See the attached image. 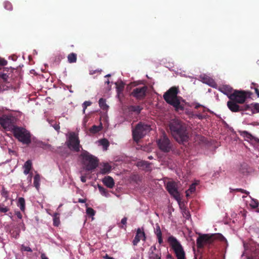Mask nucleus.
Returning a JSON list of instances; mask_svg holds the SVG:
<instances>
[{
  "label": "nucleus",
  "mask_w": 259,
  "mask_h": 259,
  "mask_svg": "<svg viewBox=\"0 0 259 259\" xmlns=\"http://www.w3.org/2000/svg\"><path fill=\"white\" fill-rule=\"evenodd\" d=\"M127 221V218L126 217H124L121 221V224L122 225H120V224L118 225L119 227L120 228L124 229H125V226H124V225H125L126 224Z\"/></svg>",
  "instance_id": "obj_42"
},
{
  "label": "nucleus",
  "mask_w": 259,
  "mask_h": 259,
  "mask_svg": "<svg viewBox=\"0 0 259 259\" xmlns=\"http://www.w3.org/2000/svg\"><path fill=\"white\" fill-rule=\"evenodd\" d=\"M150 130L151 127L150 125L140 122L132 131L134 140L136 142H138L150 132Z\"/></svg>",
  "instance_id": "obj_7"
},
{
  "label": "nucleus",
  "mask_w": 259,
  "mask_h": 259,
  "mask_svg": "<svg viewBox=\"0 0 259 259\" xmlns=\"http://www.w3.org/2000/svg\"><path fill=\"white\" fill-rule=\"evenodd\" d=\"M167 241L172 249L177 259H186L184 249L180 242L173 236L168 238Z\"/></svg>",
  "instance_id": "obj_6"
},
{
  "label": "nucleus",
  "mask_w": 259,
  "mask_h": 259,
  "mask_svg": "<svg viewBox=\"0 0 259 259\" xmlns=\"http://www.w3.org/2000/svg\"><path fill=\"white\" fill-rule=\"evenodd\" d=\"M153 158L152 156H149L148 157V159H152Z\"/></svg>",
  "instance_id": "obj_64"
},
{
  "label": "nucleus",
  "mask_w": 259,
  "mask_h": 259,
  "mask_svg": "<svg viewBox=\"0 0 259 259\" xmlns=\"http://www.w3.org/2000/svg\"><path fill=\"white\" fill-rule=\"evenodd\" d=\"M178 88L171 87L164 94L163 99L166 103L175 107L177 111H183L184 105L181 103L180 100L182 98L178 96Z\"/></svg>",
  "instance_id": "obj_4"
},
{
  "label": "nucleus",
  "mask_w": 259,
  "mask_h": 259,
  "mask_svg": "<svg viewBox=\"0 0 259 259\" xmlns=\"http://www.w3.org/2000/svg\"><path fill=\"white\" fill-rule=\"evenodd\" d=\"M19 72L13 68L0 69V92L16 89L20 83Z\"/></svg>",
  "instance_id": "obj_1"
},
{
  "label": "nucleus",
  "mask_w": 259,
  "mask_h": 259,
  "mask_svg": "<svg viewBox=\"0 0 259 259\" xmlns=\"http://www.w3.org/2000/svg\"><path fill=\"white\" fill-rule=\"evenodd\" d=\"M0 210H7L6 208H2L0 206Z\"/></svg>",
  "instance_id": "obj_61"
},
{
  "label": "nucleus",
  "mask_w": 259,
  "mask_h": 259,
  "mask_svg": "<svg viewBox=\"0 0 259 259\" xmlns=\"http://www.w3.org/2000/svg\"><path fill=\"white\" fill-rule=\"evenodd\" d=\"M220 91L224 94L226 95L229 99L230 95H232V93L234 90H233V88L228 85H224L221 88H220Z\"/></svg>",
  "instance_id": "obj_18"
},
{
  "label": "nucleus",
  "mask_w": 259,
  "mask_h": 259,
  "mask_svg": "<svg viewBox=\"0 0 259 259\" xmlns=\"http://www.w3.org/2000/svg\"><path fill=\"white\" fill-rule=\"evenodd\" d=\"M40 176L38 174L35 175L34 177L33 184L35 187L38 190L39 187Z\"/></svg>",
  "instance_id": "obj_29"
},
{
  "label": "nucleus",
  "mask_w": 259,
  "mask_h": 259,
  "mask_svg": "<svg viewBox=\"0 0 259 259\" xmlns=\"http://www.w3.org/2000/svg\"><path fill=\"white\" fill-rule=\"evenodd\" d=\"M174 138L180 144L188 141L189 137L185 124L179 119L171 120L168 124Z\"/></svg>",
  "instance_id": "obj_3"
},
{
  "label": "nucleus",
  "mask_w": 259,
  "mask_h": 259,
  "mask_svg": "<svg viewBox=\"0 0 259 259\" xmlns=\"http://www.w3.org/2000/svg\"><path fill=\"white\" fill-rule=\"evenodd\" d=\"M41 259H49L45 253H41Z\"/></svg>",
  "instance_id": "obj_55"
},
{
  "label": "nucleus",
  "mask_w": 259,
  "mask_h": 259,
  "mask_svg": "<svg viewBox=\"0 0 259 259\" xmlns=\"http://www.w3.org/2000/svg\"><path fill=\"white\" fill-rule=\"evenodd\" d=\"M212 243L211 236L208 234H204L200 236L196 240L197 246L198 248H202L204 244H210Z\"/></svg>",
  "instance_id": "obj_14"
},
{
  "label": "nucleus",
  "mask_w": 259,
  "mask_h": 259,
  "mask_svg": "<svg viewBox=\"0 0 259 259\" xmlns=\"http://www.w3.org/2000/svg\"><path fill=\"white\" fill-rule=\"evenodd\" d=\"M238 103L230 100L227 102V106L228 108L233 112H237L240 111V106L237 104Z\"/></svg>",
  "instance_id": "obj_16"
},
{
  "label": "nucleus",
  "mask_w": 259,
  "mask_h": 259,
  "mask_svg": "<svg viewBox=\"0 0 259 259\" xmlns=\"http://www.w3.org/2000/svg\"><path fill=\"white\" fill-rule=\"evenodd\" d=\"M99 106L103 110H107L108 108V106L106 103V100L103 98L100 99L99 101Z\"/></svg>",
  "instance_id": "obj_28"
},
{
  "label": "nucleus",
  "mask_w": 259,
  "mask_h": 259,
  "mask_svg": "<svg viewBox=\"0 0 259 259\" xmlns=\"http://www.w3.org/2000/svg\"><path fill=\"white\" fill-rule=\"evenodd\" d=\"M249 93V92L243 91L234 90L232 95H230L229 99L238 104H243L245 102Z\"/></svg>",
  "instance_id": "obj_10"
},
{
  "label": "nucleus",
  "mask_w": 259,
  "mask_h": 259,
  "mask_svg": "<svg viewBox=\"0 0 259 259\" xmlns=\"http://www.w3.org/2000/svg\"><path fill=\"white\" fill-rule=\"evenodd\" d=\"M236 191H238V192H240L242 193H244L246 195H248L249 194V192L245 190H244L243 189H236Z\"/></svg>",
  "instance_id": "obj_49"
},
{
  "label": "nucleus",
  "mask_w": 259,
  "mask_h": 259,
  "mask_svg": "<svg viewBox=\"0 0 259 259\" xmlns=\"http://www.w3.org/2000/svg\"><path fill=\"white\" fill-rule=\"evenodd\" d=\"M196 190V184H192L190 185L189 189L186 191V195L188 197L191 194L193 193Z\"/></svg>",
  "instance_id": "obj_26"
},
{
  "label": "nucleus",
  "mask_w": 259,
  "mask_h": 259,
  "mask_svg": "<svg viewBox=\"0 0 259 259\" xmlns=\"http://www.w3.org/2000/svg\"><path fill=\"white\" fill-rule=\"evenodd\" d=\"M153 250H156V248L155 246H153L150 248V250H151L152 251H153Z\"/></svg>",
  "instance_id": "obj_58"
},
{
  "label": "nucleus",
  "mask_w": 259,
  "mask_h": 259,
  "mask_svg": "<svg viewBox=\"0 0 259 259\" xmlns=\"http://www.w3.org/2000/svg\"><path fill=\"white\" fill-rule=\"evenodd\" d=\"M256 85H258L257 84L255 83H252L251 84V89H254V87H256Z\"/></svg>",
  "instance_id": "obj_56"
},
{
  "label": "nucleus",
  "mask_w": 259,
  "mask_h": 259,
  "mask_svg": "<svg viewBox=\"0 0 259 259\" xmlns=\"http://www.w3.org/2000/svg\"><path fill=\"white\" fill-rule=\"evenodd\" d=\"M104 258L105 259H114L113 257H109V256H108L107 254H106L105 256H104Z\"/></svg>",
  "instance_id": "obj_57"
},
{
  "label": "nucleus",
  "mask_w": 259,
  "mask_h": 259,
  "mask_svg": "<svg viewBox=\"0 0 259 259\" xmlns=\"http://www.w3.org/2000/svg\"><path fill=\"white\" fill-rule=\"evenodd\" d=\"M105 83L108 84H109L110 81H109V80H108L107 81H106L105 82Z\"/></svg>",
  "instance_id": "obj_63"
},
{
  "label": "nucleus",
  "mask_w": 259,
  "mask_h": 259,
  "mask_svg": "<svg viewBox=\"0 0 259 259\" xmlns=\"http://www.w3.org/2000/svg\"><path fill=\"white\" fill-rule=\"evenodd\" d=\"M79 202H82V203H84L85 202V200L84 199H79Z\"/></svg>",
  "instance_id": "obj_59"
},
{
  "label": "nucleus",
  "mask_w": 259,
  "mask_h": 259,
  "mask_svg": "<svg viewBox=\"0 0 259 259\" xmlns=\"http://www.w3.org/2000/svg\"><path fill=\"white\" fill-rule=\"evenodd\" d=\"M157 237L158 238V243L159 244H161L163 242L162 235H161V236H157Z\"/></svg>",
  "instance_id": "obj_52"
},
{
  "label": "nucleus",
  "mask_w": 259,
  "mask_h": 259,
  "mask_svg": "<svg viewBox=\"0 0 259 259\" xmlns=\"http://www.w3.org/2000/svg\"><path fill=\"white\" fill-rule=\"evenodd\" d=\"M149 259H161V255L152 251L149 255Z\"/></svg>",
  "instance_id": "obj_37"
},
{
  "label": "nucleus",
  "mask_w": 259,
  "mask_h": 259,
  "mask_svg": "<svg viewBox=\"0 0 259 259\" xmlns=\"http://www.w3.org/2000/svg\"><path fill=\"white\" fill-rule=\"evenodd\" d=\"M201 105H200V104H197V105H196L195 106V108L196 109H198L199 107H201Z\"/></svg>",
  "instance_id": "obj_60"
},
{
  "label": "nucleus",
  "mask_w": 259,
  "mask_h": 259,
  "mask_svg": "<svg viewBox=\"0 0 259 259\" xmlns=\"http://www.w3.org/2000/svg\"><path fill=\"white\" fill-rule=\"evenodd\" d=\"M86 210L89 211V210H94V209L92 208H87Z\"/></svg>",
  "instance_id": "obj_62"
},
{
  "label": "nucleus",
  "mask_w": 259,
  "mask_h": 259,
  "mask_svg": "<svg viewBox=\"0 0 259 259\" xmlns=\"http://www.w3.org/2000/svg\"><path fill=\"white\" fill-rule=\"evenodd\" d=\"M145 239L146 236L144 232L142 231L141 229L138 228L137 230L136 236L133 241V244L134 246H136L141 240L145 241Z\"/></svg>",
  "instance_id": "obj_15"
},
{
  "label": "nucleus",
  "mask_w": 259,
  "mask_h": 259,
  "mask_svg": "<svg viewBox=\"0 0 259 259\" xmlns=\"http://www.w3.org/2000/svg\"><path fill=\"white\" fill-rule=\"evenodd\" d=\"M252 107V109H251V111L252 113H254L255 112L254 110H255L256 112H259V103H252L251 105Z\"/></svg>",
  "instance_id": "obj_38"
},
{
  "label": "nucleus",
  "mask_w": 259,
  "mask_h": 259,
  "mask_svg": "<svg viewBox=\"0 0 259 259\" xmlns=\"http://www.w3.org/2000/svg\"><path fill=\"white\" fill-rule=\"evenodd\" d=\"M17 206L19 207L21 210H24L25 208V201L24 198L19 197L17 202Z\"/></svg>",
  "instance_id": "obj_23"
},
{
  "label": "nucleus",
  "mask_w": 259,
  "mask_h": 259,
  "mask_svg": "<svg viewBox=\"0 0 259 259\" xmlns=\"http://www.w3.org/2000/svg\"><path fill=\"white\" fill-rule=\"evenodd\" d=\"M32 166V162L30 160H28L25 162L24 163V174L25 175H27L29 173V171L31 168Z\"/></svg>",
  "instance_id": "obj_20"
},
{
  "label": "nucleus",
  "mask_w": 259,
  "mask_h": 259,
  "mask_svg": "<svg viewBox=\"0 0 259 259\" xmlns=\"http://www.w3.org/2000/svg\"><path fill=\"white\" fill-rule=\"evenodd\" d=\"M95 211H86L85 217L87 218H91L92 221L94 220V216Z\"/></svg>",
  "instance_id": "obj_41"
},
{
  "label": "nucleus",
  "mask_w": 259,
  "mask_h": 259,
  "mask_svg": "<svg viewBox=\"0 0 259 259\" xmlns=\"http://www.w3.org/2000/svg\"><path fill=\"white\" fill-rule=\"evenodd\" d=\"M21 250L22 251H29V252H32V250L30 248V247L28 246H26L22 244L21 246Z\"/></svg>",
  "instance_id": "obj_43"
},
{
  "label": "nucleus",
  "mask_w": 259,
  "mask_h": 259,
  "mask_svg": "<svg viewBox=\"0 0 259 259\" xmlns=\"http://www.w3.org/2000/svg\"><path fill=\"white\" fill-rule=\"evenodd\" d=\"M82 158L83 164L87 170L95 169L98 165L99 160L95 156L85 150H82L80 156Z\"/></svg>",
  "instance_id": "obj_5"
},
{
  "label": "nucleus",
  "mask_w": 259,
  "mask_h": 259,
  "mask_svg": "<svg viewBox=\"0 0 259 259\" xmlns=\"http://www.w3.org/2000/svg\"><path fill=\"white\" fill-rule=\"evenodd\" d=\"M249 205L251 208L255 209L258 206V201L256 199L251 198Z\"/></svg>",
  "instance_id": "obj_32"
},
{
  "label": "nucleus",
  "mask_w": 259,
  "mask_h": 259,
  "mask_svg": "<svg viewBox=\"0 0 259 259\" xmlns=\"http://www.w3.org/2000/svg\"><path fill=\"white\" fill-rule=\"evenodd\" d=\"M14 137L23 145L29 146L31 144L32 147H41L47 149L50 145L38 141L34 137H32L30 132L25 128L17 126L15 127L12 133Z\"/></svg>",
  "instance_id": "obj_2"
},
{
  "label": "nucleus",
  "mask_w": 259,
  "mask_h": 259,
  "mask_svg": "<svg viewBox=\"0 0 259 259\" xmlns=\"http://www.w3.org/2000/svg\"><path fill=\"white\" fill-rule=\"evenodd\" d=\"M251 109V107L249 105H245L242 106H240V111H246L249 109Z\"/></svg>",
  "instance_id": "obj_45"
},
{
  "label": "nucleus",
  "mask_w": 259,
  "mask_h": 259,
  "mask_svg": "<svg viewBox=\"0 0 259 259\" xmlns=\"http://www.w3.org/2000/svg\"><path fill=\"white\" fill-rule=\"evenodd\" d=\"M147 89L148 88L146 86L136 88L132 92L131 96L138 100H143L146 96Z\"/></svg>",
  "instance_id": "obj_13"
},
{
  "label": "nucleus",
  "mask_w": 259,
  "mask_h": 259,
  "mask_svg": "<svg viewBox=\"0 0 259 259\" xmlns=\"http://www.w3.org/2000/svg\"><path fill=\"white\" fill-rule=\"evenodd\" d=\"M49 123L52 127L54 128V129L56 131H57V132L59 131V130L60 128L59 122H57L56 121L54 120H51L49 121Z\"/></svg>",
  "instance_id": "obj_30"
},
{
  "label": "nucleus",
  "mask_w": 259,
  "mask_h": 259,
  "mask_svg": "<svg viewBox=\"0 0 259 259\" xmlns=\"http://www.w3.org/2000/svg\"><path fill=\"white\" fill-rule=\"evenodd\" d=\"M5 8L9 11H11L13 9L11 3L8 1L5 2L4 3Z\"/></svg>",
  "instance_id": "obj_39"
},
{
  "label": "nucleus",
  "mask_w": 259,
  "mask_h": 259,
  "mask_svg": "<svg viewBox=\"0 0 259 259\" xmlns=\"http://www.w3.org/2000/svg\"><path fill=\"white\" fill-rule=\"evenodd\" d=\"M111 170V166L108 163H104L102 166L100 168V172L102 174L105 175L110 172Z\"/></svg>",
  "instance_id": "obj_19"
},
{
  "label": "nucleus",
  "mask_w": 259,
  "mask_h": 259,
  "mask_svg": "<svg viewBox=\"0 0 259 259\" xmlns=\"http://www.w3.org/2000/svg\"><path fill=\"white\" fill-rule=\"evenodd\" d=\"M255 93L256 94L257 97L259 98V89L258 85H256V87H254Z\"/></svg>",
  "instance_id": "obj_51"
},
{
  "label": "nucleus",
  "mask_w": 259,
  "mask_h": 259,
  "mask_svg": "<svg viewBox=\"0 0 259 259\" xmlns=\"http://www.w3.org/2000/svg\"><path fill=\"white\" fill-rule=\"evenodd\" d=\"M150 162L146 161H141L137 163L138 167L145 168L146 169L150 168Z\"/></svg>",
  "instance_id": "obj_27"
},
{
  "label": "nucleus",
  "mask_w": 259,
  "mask_h": 259,
  "mask_svg": "<svg viewBox=\"0 0 259 259\" xmlns=\"http://www.w3.org/2000/svg\"><path fill=\"white\" fill-rule=\"evenodd\" d=\"M166 190L176 200L180 199V195L178 191L177 184L175 182H168L166 183Z\"/></svg>",
  "instance_id": "obj_12"
},
{
  "label": "nucleus",
  "mask_w": 259,
  "mask_h": 259,
  "mask_svg": "<svg viewBox=\"0 0 259 259\" xmlns=\"http://www.w3.org/2000/svg\"><path fill=\"white\" fill-rule=\"evenodd\" d=\"M16 215L19 219L22 218V214H21L20 211H17Z\"/></svg>",
  "instance_id": "obj_53"
},
{
  "label": "nucleus",
  "mask_w": 259,
  "mask_h": 259,
  "mask_svg": "<svg viewBox=\"0 0 259 259\" xmlns=\"http://www.w3.org/2000/svg\"><path fill=\"white\" fill-rule=\"evenodd\" d=\"M99 143L102 145L104 149L105 150L107 149V148L109 146V143L108 141L106 139H102L99 141Z\"/></svg>",
  "instance_id": "obj_31"
},
{
  "label": "nucleus",
  "mask_w": 259,
  "mask_h": 259,
  "mask_svg": "<svg viewBox=\"0 0 259 259\" xmlns=\"http://www.w3.org/2000/svg\"><path fill=\"white\" fill-rule=\"evenodd\" d=\"M211 236V238L212 239V242L215 239L219 240L222 241L227 242V240L226 238L221 234H214L210 235Z\"/></svg>",
  "instance_id": "obj_21"
},
{
  "label": "nucleus",
  "mask_w": 259,
  "mask_h": 259,
  "mask_svg": "<svg viewBox=\"0 0 259 259\" xmlns=\"http://www.w3.org/2000/svg\"><path fill=\"white\" fill-rule=\"evenodd\" d=\"M103 184L109 188H112L114 186L115 183L113 179L110 176L105 177L102 180Z\"/></svg>",
  "instance_id": "obj_17"
},
{
  "label": "nucleus",
  "mask_w": 259,
  "mask_h": 259,
  "mask_svg": "<svg viewBox=\"0 0 259 259\" xmlns=\"http://www.w3.org/2000/svg\"><path fill=\"white\" fill-rule=\"evenodd\" d=\"M80 180L82 182L85 183L86 182V178L84 176H81L80 177Z\"/></svg>",
  "instance_id": "obj_54"
},
{
  "label": "nucleus",
  "mask_w": 259,
  "mask_h": 259,
  "mask_svg": "<svg viewBox=\"0 0 259 259\" xmlns=\"http://www.w3.org/2000/svg\"><path fill=\"white\" fill-rule=\"evenodd\" d=\"M143 107L140 106H130L129 110L132 112H136L137 114H139L141 111L143 110Z\"/></svg>",
  "instance_id": "obj_25"
},
{
  "label": "nucleus",
  "mask_w": 259,
  "mask_h": 259,
  "mask_svg": "<svg viewBox=\"0 0 259 259\" xmlns=\"http://www.w3.org/2000/svg\"><path fill=\"white\" fill-rule=\"evenodd\" d=\"M80 141L77 136L74 133H72L69 138L68 144V148L74 152H79L81 146L79 144Z\"/></svg>",
  "instance_id": "obj_11"
},
{
  "label": "nucleus",
  "mask_w": 259,
  "mask_h": 259,
  "mask_svg": "<svg viewBox=\"0 0 259 259\" xmlns=\"http://www.w3.org/2000/svg\"><path fill=\"white\" fill-rule=\"evenodd\" d=\"M182 215L186 219H189L191 217L189 211H182Z\"/></svg>",
  "instance_id": "obj_47"
},
{
  "label": "nucleus",
  "mask_w": 259,
  "mask_h": 259,
  "mask_svg": "<svg viewBox=\"0 0 259 259\" xmlns=\"http://www.w3.org/2000/svg\"><path fill=\"white\" fill-rule=\"evenodd\" d=\"M1 194L2 196L4 197L7 198L8 197V191L5 189V188L3 186L2 190L1 191Z\"/></svg>",
  "instance_id": "obj_40"
},
{
  "label": "nucleus",
  "mask_w": 259,
  "mask_h": 259,
  "mask_svg": "<svg viewBox=\"0 0 259 259\" xmlns=\"http://www.w3.org/2000/svg\"><path fill=\"white\" fill-rule=\"evenodd\" d=\"M67 59L69 63H75L77 61V55L75 53H71L68 55Z\"/></svg>",
  "instance_id": "obj_24"
},
{
  "label": "nucleus",
  "mask_w": 259,
  "mask_h": 259,
  "mask_svg": "<svg viewBox=\"0 0 259 259\" xmlns=\"http://www.w3.org/2000/svg\"><path fill=\"white\" fill-rule=\"evenodd\" d=\"M100 130L101 127L100 126L94 125L90 128V132L92 134H96L99 132Z\"/></svg>",
  "instance_id": "obj_36"
},
{
  "label": "nucleus",
  "mask_w": 259,
  "mask_h": 259,
  "mask_svg": "<svg viewBox=\"0 0 259 259\" xmlns=\"http://www.w3.org/2000/svg\"><path fill=\"white\" fill-rule=\"evenodd\" d=\"M50 214L52 215L51 213H49ZM53 217V225L55 226L58 227L60 223V214L58 212H55L53 214H52Z\"/></svg>",
  "instance_id": "obj_22"
},
{
  "label": "nucleus",
  "mask_w": 259,
  "mask_h": 259,
  "mask_svg": "<svg viewBox=\"0 0 259 259\" xmlns=\"http://www.w3.org/2000/svg\"><path fill=\"white\" fill-rule=\"evenodd\" d=\"M92 103L90 101H85L82 105L83 111H84L87 107L90 106Z\"/></svg>",
  "instance_id": "obj_46"
},
{
  "label": "nucleus",
  "mask_w": 259,
  "mask_h": 259,
  "mask_svg": "<svg viewBox=\"0 0 259 259\" xmlns=\"http://www.w3.org/2000/svg\"><path fill=\"white\" fill-rule=\"evenodd\" d=\"M203 82L210 85L213 86V84L214 83V80L207 77H204L203 78Z\"/></svg>",
  "instance_id": "obj_35"
},
{
  "label": "nucleus",
  "mask_w": 259,
  "mask_h": 259,
  "mask_svg": "<svg viewBox=\"0 0 259 259\" xmlns=\"http://www.w3.org/2000/svg\"><path fill=\"white\" fill-rule=\"evenodd\" d=\"M116 85V91L118 94L122 92L124 89V84L122 82L120 83H115Z\"/></svg>",
  "instance_id": "obj_34"
},
{
  "label": "nucleus",
  "mask_w": 259,
  "mask_h": 259,
  "mask_svg": "<svg viewBox=\"0 0 259 259\" xmlns=\"http://www.w3.org/2000/svg\"><path fill=\"white\" fill-rule=\"evenodd\" d=\"M155 233L157 236L162 235L160 227L158 225H157L156 226V228L155 230Z\"/></svg>",
  "instance_id": "obj_44"
},
{
  "label": "nucleus",
  "mask_w": 259,
  "mask_h": 259,
  "mask_svg": "<svg viewBox=\"0 0 259 259\" xmlns=\"http://www.w3.org/2000/svg\"><path fill=\"white\" fill-rule=\"evenodd\" d=\"M15 119L11 116L3 115L0 117V124L5 130L11 131L12 133L15 127L18 126L15 125Z\"/></svg>",
  "instance_id": "obj_8"
},
{
  "label": "nucleus",
  "mask_w": 259,
  "mask_h": 259,
  "mask_svg": "<svg viewBox=\"0 0 259 259\" xmlns=\"http://www.w3.org/2000/svg\"><path fill=\"white\" fill-rule=\"evenodd\" d=\"M7 64V61L4 59L0 58V66H4Z\"/></svg>",
  "instance_id": "obj_48"
},
{
  "label": "nucleus",
  "mask_w": 259,
  "mask_h": 259,
  "mask_svg": "<svg viewBox=\"0 0 259 259\" xmlns=\"http://www.w3.org/2000/svg\"><path fill=\"white\" fill-rule=\"evenodd\" d=\"M157 143L160 150L164 152H169L172 149V144L165 134L157 140Z\"/></svg>",
  "instance_id": "obj_9"
},
{
  "label": "nucleus",
  "mask_w": 259,
  "mask_h": 259,
  "mask_svg": "<svg viewBox=\"0 0 259 259\" xmlns=\"http://www.w3.org/2000/svg\"><path fill=\"white\" fill-rule=\"evenodd\" d=\"M195 117L198 118L199 119H202L204 118V116L200 113L195 114Z\"/></svg>",
  "instance_id": "obj_50"
},
{
  "label": "nucleus",
  "mask_w": 259,
  "mask_h": 259,
  "mask_svg": "<svg viewBox=\"0 0 259 259\" xmlns=\"http://www.w3.org/2000/svg\"><path fill=\"white\" fill-rule=\"evenodd\" d=\"M98 189L101 194L106 197L108 196L109 193L107 190L101 186L98 185Z\"/></svg>",
  "instance_id": "obj_33"
}]
</instances>
